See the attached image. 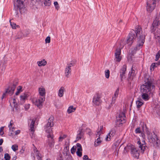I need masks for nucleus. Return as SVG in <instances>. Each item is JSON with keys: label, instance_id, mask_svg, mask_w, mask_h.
Returning <instances> with one entry per match:
<instances>
[{"label": "nucleus", "instance_id": "f257e3e1", "mask_svg": "<svg viewBox=\"0 0 160 160\" xmlns=\"http://www.w3.org/2000/svg\"><path fill=\"white\" fill-rule=\"evenodd\" d=\"M136 33L135 34L137 36V44L136 46L132 51V53H134L136 51L140 49L142 47L145 41V35L142 32V29L140 26H137L135 28Z\"/></svg>", "mask_w": 160, "mask_h": 160}, {"label": "nucleus", "instance_id": "f03ea898", "mask_svg": "<svg viewBox=\"0 0 160 160\" xmlns=\"http://www.w3.org/2000/svg\"><path fill=\"white\" fill-rule=\"evenodd\" d=\"M145 83L140 87V92L142 93H149L153 88L154 86L152 85L150 79L148 75L145 76Z\"/></svg>", "mask_w": 160, "mask_h": 160}, {"label": "nucleus", "instance_id": "7ed1b4c3", "mask_svg": "<svg viewBox=\"0 0 160 160\" xmlns=\"http://www.w3.org/2000/svg\"><path fill=\"white\" fill-rule=\"evenodd\" d=\"M148 137L149 142L152 143L154 147L158 148H160V140L154 132L148 133Z\"/></svg>", "mask_w": 160, "mask_h": 160}, {"label": "nucleus", "instance_id": "20e7f679", "mask_svg": "<svg viewBox=\"0 0 160 160\" xmlns=\"http://www.w3.org/2000/svg\"><path fill=\"white\" fill-rule=\"evenodd\" d=\"M124 149L127 152L130 150L131 155L134 158L137 159L139 158L140 155L139 151L133 145L128 144L125 147Z\"/></svg>", "mask_w": 160, "mask_h": 160}, {"label": "nucleus", "instance_id": "39448f33", "mask_svg": "<svg viewBox=\"0 0 160 160\" xmlns=\"http://www.w3.org/2000/svg\"><path fill=\"white\" fill-rule=\"evenodd\" d=\"M135 31L132 30L129 33L126 41H124V40H122L120 43V45L122 46L127 44L130 47L132 44L134 40L136 38Z\"/></svg>", "mask_w": 160, "mask_h": 160}, {"label": "nucleus", "instance_id": "423d86ee", "mask_svg": "<svg viewBox=\"0 0 160 160\" xmlns=\"http://www.w3.org/2000/svg\"><path fill=\"white\" fill-rule=\"evenodd\" d=\"M25 1V0H16L15 2V4L19 9L21 13L24 12L25 10L24 4Z\"/></svg>", "mask_w": 160, "mask_h": 160}, {"label": "nucleus", "instance_id": "0eeeda50", "mask_svg": "<svg viewBox=\"0 0 160 160\" xmlns=\"http://www.w3.org/2000/svg\"><path fill=\"white\" fill-rule=\"evenodd\" d=\"M17 85V84L16 83L13 84L12 87H9L7 88L5 92L3 93L2 97V99L5 96L8 94H9L10 96L12 95Z\"/></svg>", "mask_w": 160, "mask_h": 160}, {"label": "nucleus", "instance_id": "6e6552de", "mask_svg": "<svg viewBox=\"0 0 160 160\" xmlns=\"http://www.w3.org/2000/svg\"><path fill=\"white\" fill-rule=\"evenodd\" d=\"M45 98L39 97L38 98L33 99L32 100V102L38 107H39L42 105V104L45 100Z\"/></svg>", "mask_w": 160, "mask_h": 160}, {"label": "nucleus", "instance_id": "1a4fd4ad", "mask_svg": "<svg viewBox=\"0 0 160 160\" xmlns=\"http://www.w3.org/2000/svg\"><path fill=\"white\" fill-rule=\"evenodd\" d=\"M156 2L154 0H150L147 2V10L148 11L151 12L156 7Z\"/></svg>", "mask_w": 160, "mask_h": 160}, {"label": "nucleus", "instance_id": "9d476101", "mask_svg": "<svg viewBox=\"0 0 160 160\" xmlns=\"http://www.w3.org/2000/svg\"><path fill=\"white\" fill-rule=\"evenodd\" d=\"M73 66L74 63L72 62L67 64L65 70V75L66 77L68 78L70 75L71 72V68Z\"/></svg>", "mask_w": 160, "mask_h": 160}, {"label": "nucleus", "instance_id": "9b49d317", "mask_svg": "<svg viewBox=\"0 0 160 160\" xmlns=\"http://www.w3.org/2000/svg\"><path fill=\"white\" fill-rule=\"evenodd\" d=\"M101 98V96L100 94H97L96 95L93 99L92 102L93 104L96 105H99L102 102Z\"/></svg>", "mask_w": 160, "mask_h": 160}, {"label": "nucleus", "instance_id": "f8f14e48", "mask_svg": "<svg viewBox=\"0 0 160 160\" xmlns=\"http://www.w3.org/2000/svg\"><path fill=\"white\" fill-rule=\"evenodd\" d=\"M47 136L48 138L47 141L48 145L51 148L53 147L54 144V141L53 135L48 134Z\"/></svg>", "mask_w": 160, "mask_h": 160}, {"label": "nucleus", "instance_id": "ddd939ff", "mask_svg": "<svg viewBox=\"0 0 160 160\" xmlns=\"http://www.w3.org/2000/svg\"><path fill=\"white\" fill-rule=\"evenodd\" d=\"M137 143L138 145L139 148H140L142 152H143L146 149L147 147L144 140H142V142L140 141H138Z\"/></svg>", "mask_w": 160, "mask_h": 160}, {"label": "nucleus", "instance_id": "4468645a", "mask_svg": "<svg viewBox=\"0 0 160 160\" xmlns=\"http://www.w3.org/2000/svg\"><path fill=\"white\" fill-rule=\"evenodd\" d=\"M121 53V50L119 48H118L116 49L115 52V59L116 61L120 62L121 59V56H120Z\"/></svg>", "mask_w": 160, "mask_h": 160}, {"label": "nucleus", "instance_id": "2eb2a0df", "mask_svg": "<svg viewBox=\"0 0 160 160\" xmlns=\"http://www.w3.org/2000/svg\"><path fill=\"white\" fill-rule=\"evenodd\" d=\"M38 93L40 97L45 98L46 92L45 88L41 86L38 88Z\"/></svg>", "mask_w": 160, "mask_h": 160}, {"label": "nucleus", "instance_id": "dca6fc26", "mask_svg": "<svg viewBox=\"0 0 160 160\" xmlns=\"http://www.w3.org/2000/svg\"><path fill=\"white\" fill-rule=\"evenodd\" d=\"M116 132L114 128H112L110 131L109 133L107 136V137L106 138V141H109L111 137H113L115 134Z\"/></svg>", "mask_w": 160, "mask_h": 160}, {"label": "nucleus", "instance_id": "f3484780", "mask_svg": "<svg viewBox=\"0 0 160 160\" xmlns=\"http://www.w3.org/2000/svg\"><path fill=\"white\" fill-rule=\"evenodd\" d=\"M76 146L78 148L76 153L78 156L81 157L82 156V152L81 151L82 150L81 145L80 144L77 143Z\"/></svg>", "mask_w": 160, "mask_h": 160}, {"label": "nucleus", "instance_id": "a211bd4d", "mask_svg": "<svg viewBox=\"0 0 160 160\" xmlns=\"http://www.w3.org/2000/svg\"><path fill=\"white\" fill-rule=\"evenodd\" d=\"M53 121V118L52 117H50L48 119V122L45 126L50 127H52L54 125Z\"/></svg>", "mask_w": 160, "mask_h": 160}, {"label": "nucleus", "instance_id": "6ab92c4d", "mask_svg": "<svg viewBox=\"0 0 160 160\" xmlns=\"http://www.w3.org/2000/svg\"><path fill=\"white\" fill-rule=\"evenodd\" d=\"M65 92L64 87H61L59 89L58 96L59 97L61 98L63 96L64 92Z\"/></svg>", "mask_w": 160, "mask_h": 160}, {"label": "nucleus", "instance_id": "aec40b11", "mask_svg": "<svg viewBox=\"0 0 160 160\" xmlns=\"http://www.w3.org/2000/svg\"><path fill=\"white\" fill-rule=\"evenodd\" d=\"M37 63L39 67L44 66L47 64V62L44 59L40 61H38Z\"/></svg>", "mask_w": 160, "mask_h": 160}, {"label": "nucleus", "instance_id": "412c9836", "mask_svg": "<svg viewBox=\"0 0 160 160\" xmlns=\"http://www.w3.org/2000/svg\"><path fill=\"white\" fill-rule=\"evenodd\" d=\"M142 94L141 97L144 100L147 101L150 98L148 95V93H144Z\"/></svg>", "mask_w": 160, "mask_h": 160}, {"label": "nucleus", "instance_id": "4be33fe9", "mask_svg": "<svg viewBox=\"0 0 160 160\" xmlns=\"http://www.w3.org/2000/svg\"><path fill=\"white\" fill-rule=\"evenodd\" d=\"M135 70H134V68L133 65H132V72L129 78V79L130 80H132L133 79V77L135 75Z\"/></svg>", "mask_w": 160, "mask_h": 160}, {"label": "nucleus", "instance_id": "5701e85b", "mask_svg": "<svg viewBox=\"0 0 160 160\" xmlns=\"http://www.w3.org/2000/svg\"><path fill=\"white\" fill-rule=\"evenodd\" d=\"M97 138V139L95 140L94 142V146L95 147H97L99 145L101 142L102 141L101 139L100 136L98 137L96 136V138Z\"/></svg>", "mask_w": 160, "mask_h": 160}, {"label": "nucleus", "instance_id": "b1692460", "mask_svg": "<svg viewBox=\"0 0 160 160\" xmlns=\"http://www.w3.org/2000/svg\"><path fill=\"white\" fill-rule=\"evenodd\" d=\"M136 103L137 108H138L141 107L143 104V102H142V100L139 99H138V100L136 101Z\"/></svg>", "mask_w": 160, "mask_h": 160}, {"label": "nucleus", "instance_id": "393cba45", "mask_svg": "<svg viewBox=\"0 0 160 160\" xmlns=\"http://www.w3.org/2000/svg\"><path fill=\"white\" fill-rule=\"evenodd\" d=\"M79 133L78 134L76 137V140L78 141L81 139L83 137V133L82 130L79 131Z\"/></svg>", "mask_w": 160, "mask_h": 160}, {"label": "nucleus", "instance_id": "a878e982", "mask_svg": "<svg viewBox=\"0 0 160 160\" xmlns=\"http://www.w3.org/2000/svg\"><path fill=\"white\" fill-rule=\"evenodd\" d=\"M34 152L35 154L37 157V159L38 160H42L40 154L39 153L38 150L36 148L34 149Z\"/></svg>", "mask_w": 160, "mask_h": 160}, {"label": "nucleus", "instance_id": "bb28decb", "mask_svg": "<svg viewBox=\"0 0 160 160\" xmlns=\"http://www.w3.org/2000/svg\"><path fill=\"white\" fill-rule=\"evenodd\" d=\"M35 122V120H32L30 126V130L31 132H33L34 131V126Z\"/></svg>", "mask_w": 160, "mask_h": 160}, {"label": "nucleus", "instance_id": "cd10ccee", "mask_svg": "<svg viewBox=\"0 0 160 160\" xmlns=\"http://www.w3.org/2000/svg\"><path fill=\"white\" fill-rule=\"evenodd\" d=\"M158 22L157 20H155L154 21L151 27L152 31L153 32L156 29H154V28H156V27L158 25Z\"/></svg>", "mask_w": 160, "mask_h": 160}, {"label": "nucleus", "instance_id": "c85d7f7f", "mask_svg": "<svg viewBox=\"0 0 160 160\" xmlns=\"http://www.w3.org/2000/svg\"><path fill=\"white\" fill-rule=\"evenodd\" d=\"M75 108H74L73 106H71L69 107L67 110V112L68 113H70L74 112L75 111Z\"/></svg>", "mask_w": 160, "mask_h": 160}, {"label": "nucleus", "instance_id": "c756f323", "mask_svg": "<svg viewBox=\"0 0 160 160\" xmlns=\"http://www.w3.org/2000/svg\"><path fill=\"white\" fill-rule=\"evenodd\" d=\"M103 129V126H101L100 127V128L99 129H98V130L97 131V133H96V136L97 137H98V136H100L101 134V133H102V130Z\"/></svg>", "mask_w": 160, "mask_h": 160}, {"label": "nucleus", "instance_id": "7c9ffc66", "mask_svg": "<svg viewBox=\"0 0 160 160\" xmlns=\"http://www.w3.org/2000/svg\"><path fill=\"white\" fill-rule=\"evenodd\" d=\"M22 87L20 86H19L17 88V91L15 93V95H18L20 92L22 91Z\"/></svg>", "mask_w": 160, "mask_h": 160}, {"label": "nucleus", "instance_id": "2f4dec72", "mask_svg": "<svg viewBox=\"0 0 160 160\" xmlns=\"http://www.w3.org/2000/svg\"><path fill=\"white\" fill-rule=\"evenodd\" d=\"M51 128V127L45 126V129L46 132L49 133V134H51L50 133H51L52 131V129Z\"/></svg>", "mask_w": 160, "mask_h": 160}, {"label": "nucleus", "instance_id": "473e14b6", "mask_svg": "<svg viewBox=\"0 0 160 160\" xmlns=\"http://www.w3.org/2000/svg\"><path fill=\"white\" fill-rule=\"evenodd\" d=\"M28 97V96L27 94H22L20 97V99L21 100L24 101V100H26L27 98Z\"/></svg>", "mask_w": 160, "mask_h": 160}, {"label": "nucleus", "instance_id": "72a5a7b5", "mask_svg": "<svg viewBox=\"0 0 160 160\" xmlns=\"http://www.w3.org/2000/svg\"><path fill=\"white\" fill-rule=\"evenodd\" d=\"M158 63H152L150 67V69L151 71H153L154 70V68L155 67H157L158 66Z\"/></svg>", "mask_w": 160, "mask_h": 160}, {"label": "nucleus", "instance_id": "f704fd0d", "mask_svg": "<svg viewBox=\"0 0 160 160\" xmlns=\"http://www.w3.org/2000/svg\"><path fill=\"white\" fill-rule=\"evenodd\" d=\"M22 35L21 33H18L14 37L15 40H16L17 39H20L22 38Z\"/></svg>", "mask_w": 160, "mask_h": 160}, {"label": "nucleus", "instance_id": "c9c22d12", "mask_svg": "<svg viewBox=\"0 0 160 160\" xmlns=\"http://www.w3.org/2000/svg\"><path fill=\"white\" fill-rule=\"evenodd\" d=\"M18 145L15 144L12 146L11 148L15 152L18 150Z\"/></svg>", "mask_w": 160, "mask_h": 160}, {"label": "nucleus", "instance_id": "e433bc0d", "mask_svg": "<svg viewBox=\"0 0 160 160\" xmlns=\"http://www.w3.org/2000/svg\"><path fill=\"white\" fill-rule=\"evenodd\" d=\"M127 70V66L126 65H124L122 68L120 72L126 73Z\"/></svg>", "mask_w": 160, "mask_h": 160}, {"label": "nucleus", "instance_id": "4c0bfd02", "mask_svg": "<svg viewBox=\"0 0 160 160\" xmlns=\"http://www.w3.org/2000/svg\"><path fill=\"white\" fill-rule=\"evenodd\" d=\"M125 73H126L120 72V77L121 81H122L123 79L125 78Z\"/></svg>", "mask_w": 160, "mask_h": 160}, {"label": "nucleus", "instance_id": "58836bf2", "mask_svg": "<svg viewBox=\"0 0 160 160\" xmlns=\"http://www.w3.org/2000/svg\"><path fill=\"white\" fill-rule=\"evenodd\" d=\"M160 57V50L157 53L156 55L155 61H158Z\"/></svg>", "mask_w": 160, "mask_h": 160}, {"label": "nucleus", "instance_id": "ea45409f", "mask_svg": "<svg viewBox=\"0 0 160 160\" xmlns=\"http://www.w3.org/2000/svg\"><path fill=\"white\" fill-rule=\"evenodd\" d=\"M105 72L106 78H108L109 77V71L108 70H105Z\"/></svg>", "mask_w": 160, "mask_h": 160}, {"label": "nucleus", "instance_id": "a19ab883", "mask_svg": "<svg viewBox=\"0 0 160 160\" xmlns=\"http://www.w3.org/2000/svg\"><path fill=\"white\" fill-rule=\"evenodd\" d=\"M10 158V156L8 153H6L5 154L4 158L6 160H9Z\"/></svg>", "mask_w": 160, "mask_h": 160}, {"label": "nucleus", "instance_id": "79ce46f5", "mask_svg": "<svg viewBox=\"0 0 160 160\" xmlns=\"http://www.w3.org/2000/svg\"><path fill=\"white\" fill-rule=\"evenodd\" d=\"M67 137V135H64L62 136H61L59 138V142L62 141L63 139H64Z\"/></svg>", "mask_w": 160, "mask_h": 160}, {"label": "nucleus", "instance_id": "37998d69", "mask_svg": "<svg viewBox=\"0 0 160 160\" xmlns=\"http://www.w3.org/2000/svg\"><path fill=\"white\" fill-rule=\"evenodd\" d=\"M50 37L49 36L47 37L45 39V43H48L50 42Z\"/></svg>", "mask_w": 160, "mask_h": 160}, {"label": "nucleus", "instance_id": "c03bdc74", "mask_svg": "<svg viewBox=\"0 0 160 160\" xmlns=\"http://www.w3.org/2000/svg\"><path fill=\"white\" fill-rule=\"evenodd\" d=\"M9 22H10V25H11L12 28L14 29H16V24L14 23H12L11 22V20H10Z\"/></svg>", "mask_w": 160, "mask_h": 160}, {"label": "nucleus", "instance_id": "a18cd8bd", "mask_svg": "<svg viewBox=\"0 0 160 160\" xmlns=\"http://www.w3.org/2000/svg\"><path fill=\"white\" fill-rule=\"evenodd\" d=\"M118 93H119V89H117L116 90V91L114 93V96L113 97L117 98V97L118 96Z\"/></svg>", "mask_w": 160, "mask_h": 160}, {"label": "nucleus", "instance_id": "49530a36", "mask_svg": "<svg viewBox=\"0 0 160 160\" xmlns=\"http://www.w3.org/2000/svg\"><path fill=\"white\" fill-rule=\"evenodd\" d=\"M54 6L58 10L59 8V7L58 6V2H55L54 3Z\"/></svg>", "mask_w": 160, "mask_h": 160}, {"label": "nucleus", "instance_id": "de8ad7c7", "mask_svg": "<svg viewBox=\"0 0 160 160\" xmlns=\"http://www.w3.org/2000/svg\"><path fill=\"white\" fill-rule=\"evenodd\" d=\"M76 148L75 147V148H74V147L73 146L71 149V153L72 154H74L76 150Z\"/></svg>", "mask_w": 160, "mask_h": 160}, {"label": "nucleus", "instance_id": "09e8293b", "mask_svg": "<svg viewBox=\"0 0 160 160\" xmlns=\"http://www.w3.org/2000/svg\"><path fill=\"white\" fill-rule=\"evenodd\" d=\"M83 160H92L91 159L89 158L88 156L87 155H85L83 157Z\"/></svg>", "mask_w": 160, "mask_h": 160}, {"label": "nucleus", "instance_id": "8fccbe9b", "mask_svg": "<svg viewBox=\"0 0 160 160\" xmlns=\"http://www.w3.org/2000/svg\"><path fill=\"white\" fill-rule=\"evenodd\" d=\"M155 34L157 35V37H159L160 36V30L158 29L157 32L155 33Z\"/></svg>", "mask_w": 160, "mask_h": 160}, {"label": "nucleus", "instance_id": "3c124183", "mask_svg": "<svg viewBox=\"0 0 160 160\" xmlns=\"http://www.w3.org/2000/svg\"><path fill=\"white\" fill-rule=\"evenodd\" d=\"M30 107V104H27L25 105L24 106L25 109L26 110H27Z\"/></svg>", "mask_w": 160, "mask_h": 160}, {"label": "nucleus", "instance_id": "603ef678", "mask_svg": "<svg viewBox=\"0 0 160 160\" xmlns=\"http://www.w3.org/2000/svg\"><path fill=\"white\" fill-rule=\"evenodd\" d=\"M14 129V127H13L12 128H11V130H10V132H11L10 135V136L14 134V131H13V129Z\"/></svg>", "mask_w": 160, "mask_h": 160}, {"label": "nucleus", "instance_id": "864d4df0", "mask_svg": "<svg viewBox=\"0 0 160 160\" xmlns=\"http://www.w3.org/2000/svg\"><path fill=\"white\" fill-rule=\"evenodd\" d=\"M118 120L120 121V123H121L122 124L125 122L124 118H120Z\"/></svg>", "mask_w": 160, "mask_h": 160}, {"label": "nucleus", "instance_id": "5fc2aeb1", "mask_svg": "<svg viewBox=\"0 0 160 160\" xmlns=\"http://www.w3.org/2000/svg\"><path fill=\"white\" fill-rule=\"evenodd\" d=\"M135 132L137 133H140L141 132V131L140 129V128H137L135 130Z\"/></svg>", "mask_w": 160, "mask_h": 160}, {"label": "nucleus", "instance_id": "6e6d98bb", "mask_svg": "<svg viewBox=\"0 0 160 160\" xmlns=\"http://www.w3.org/2000/svg\"><path fill=\"white\" fill-rule=\"evenodd\" d=\"M12 101H13V103L14 105V106H15V105L17 104L16 102V99L15 98H13L12 99Z\"/></svg>", "mask_w": 160, "mask_h": 160}, {"label": "nucleus", "instance_id": "4d7b16f0", "mask_svg": "<svg viewBox=\"0 0 160 160\" xmlns=\"http://www.w3.org/2000/svg\"><path fill=\"white\" fill-rule=\"evenodd\" d=\"M158 87L159 88V96L160 97V81H159L158 83Z\"/></svg>", "mask_w": 160, "mask_h": 160}, {"label": "nucleus", "instance_id": "13d9d810", "mask_svg": "<svg viewBox=\"0 0 160 160\" xmlns=\"http://www.w3.org/2000/svg\"><path fill=\"white\" fill-rule=\"evenodd\" d=\"M12 123L11 122V121L10 122V125L8 126V127L9 128V130H11V127L12 125Z\"/></svg>", "mask_w": 160, "mask_h": 160}, {"label": "nucleus", "instance_id": "bf43d9fd", "mask_svg": "<svg viewBox=\"0 0 160 160\" xmlns=\"http://www.w3.org/2000/svg\"><path fill=\"white\" fill-rule=\"evenodd\" d=\"M20 130H18L15 131V135H18L20 133Z\"/></svg>", "mask_w": 160, "mask_h": 160}, {"label": "nucleus", "instance_id": "052dcab7", "mask_svg": "<svg viewBox=\"0 0 160 160\" xmlns=\"http://www.w3.org/2000/svg\"><path fill=\"white\" fill-rule=\"evenodd\" d=\"M116 98V97H112V103H114Z\"/></svg>", "mask_w": 160, "mask_h": 160}, {"label": "nucleus", "instance_id": "680f3d73", "mask_svg": "<svg viewBox=\"0 0 160 160\" xmlns=\"http://www.w3.org/2000/svg\"><path fill=\"white\" fill-rule=\"evenodd\" d=\"M3 140L2 139H1L0 140V146L2 145L3 142Z\"/></svg>", "mask_w": 160, "mask_h": 160}, {"label": "nucleus", "instance_id": "e2e57ef3", "mask_svg": "<svg viewBox=\"0 0 160 160\" xmlns=\"http://www.w3.org/2000/svg\"><path fill=\"white\" fill-rule=\"evenodd\" d=\"M87 130H88V134L89 135H90L91 134V130L89 129H87Z\"/></svg>", "mask_w": 160, "mask_h": 160}, {"label": "nucleus", "instance_id": "0e129e2a", "mask_svg": "<svg viewBox=\"0 0 160 160\" xmlns=\"http://www.w3.org/2000/svg\"><path fill=\"white\" fill-rule=\"evenodd\" d=\"M16 159H17V156L16 155H15L12 158V160H15Z\"/></svg>", "mask_w": 160, "mask_h": 160}, {"label": "nucleus", "instance_id": "69168bd1", "mask_svg": "<svg viewBox=\"0 0 160 160\" xmlns=\"http://www.w3.org/2000/svg\"><path fill=\"white\" fill-rule=\"evenodd\" d=\"M4 127H2L0 128V132H2L3 131Z\"/></svg>", "mask_w": 160, "mask_h": 160}, {"label": "nucleus", "instance_id": "338daca9", "mask_svg": "<svg viewBox=\"0 0 160 160\" xmlns=\"http://www.w3.org/2000/svg\"><path fill=\"white\" fill-rule=\"evenodd\" d=\"M3 151V149L2 147H0V152H1Z\"/></svg>", "mask_w": 160, "mask_h": 160}, {"label": "nucleus", "instance_id": "774afa93", "mask_svg": "<svg viewBox=\"0 0 160 160\" xmlns=\"http://www.w3.org/2000/svg\"><path fill=\"white\" fill-rule=\"evenodd\" d=\"M4 134V132H3V131H2V132H0V134L1 135H3Z\"/></svg>", "mask_w": 160, "mask_h": 160}]
</instances>
